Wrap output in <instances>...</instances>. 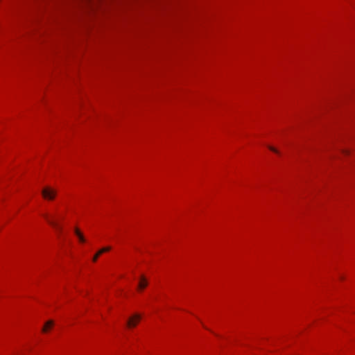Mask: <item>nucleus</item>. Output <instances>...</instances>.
<instances>
[{
  "label": "nucleus",
  "mask_w": 355,
  "mask_h": 355,
  "mask_svg": "<svg viewBox=\"0 0 355 355\" xmlns=\"http://www.w3.org/2000/svg\"><path fill=\"white\" fill-rule=\"evenodd\" d=\"M78 237L79 239V241L81 243H85V239L84 236L83 235V234L81 235H80L79 236H78Z\"/></svg>",
  "instance_id": "obj_7"
},
{
  "label": "nucleus",
  "mask_w": 355,
  "mask_h": 355,
  "mask_svg": "<svg viewBox=\"0 0 355 355\" xmlns=\"http://www.w3.org/2000/svg\"><path fill=\"white\" fill-rule=\"evenodd\" d=\"M268 148L274 153H279V151L272 146H268Z\"/></svg>",
  "instance_id": "obj_9"
},
{
  "label": "nucleus",
  "mask_w": 355,
  "mask_h": 355,
  "mask_svg": "<svg viewBox=\"0 0 355 355\" xmlns=\"http://www.w3.org/2000/svg\"><path fill=\"white\" fill-rule=\"evenodd\" d=\"M44 216L51 225L56 228L60 232H61V228L59 227L58 222H56L53 218H50V217L46 214H45Z\"/></svg>",
  "instance_id": "obj_3"
},
{
  "label": "nucleus",
  "mask_w": 355,
  "mask_h": 355,
  "mask_svg": "<svg viewBox=\"0 0 355 355\" xmlns=\"http://www.w3.org/2000/svg\"><path fill=\"white\" fill-rule=\"evenodd\" d=\"M42 194L46 200H52L56 196V191L50 187H46L42 189Z\"/></svg>",
  "instance_id": "obj_1"
},
{
  "label": "nucleus",
  "mask_w": 355,
  "mask_h": 355,
  "mask_svg": "<svg viewBox=\"0 0 355 355\" xmlns=\"http://www.w3.org/2000/svg\"><path fill=\"white\" fill-rule=\"evenodd\" d=\"M141 319L139 314H135L130 317L127 321V326L130 328L135 327Z\"/></svg>",
  "instance_id": "obj_2"
},
{
  "label": "nucleus",
  "mask_w": 355,
  "mask_h": 355,
  "mask_svg": "<svg viewBox=\"0 0 355 355\" xmlns=\"http://www.w3.org/2000/svg\"><path fill=\"white\" fill-rule=\"evenodd\" d=\"M53 325V320L47 321L45 323V324H44V327L42 329V331L43 332H46L48 328H51Z\"/></svg>",
  "instance_id": "obj_6"
},
{
  "label": "nucleus",
  "mask_w": 355,
  "mask_h": 355,
  "mask_svg": "<svg viewBox=\"0 0 355 355\" xmlns=\"http://www.w3.org/2000/svg\"><path fill=\"white\" fill-rule=\"evenodd\" d=\"M111 249L110 247H105L101 248L93 257L92 261L94 262H96L99 257L100 255H101L103 253L110 251Z\"/></svg>",
  "instance_id": "obj_4"
},
{
  "label": "nucleus",
  "mask_w": 355,
  "mask_h": 355,
  "mask_svg": "<svg viewBox=\"0 0 355 355\" xmlns=\"http://www.w3.org/2000/svg\"><path fill=\"white\" fill-rule=\"evenodd\" d=\"M74 232H75V234H76L77 236H79L80 235L82 234V233L80 232V231L78 228H75Z\"/></svg>",
  "instance_id": "obj_8"
},
{
  "label": "nucleus",
  "mask_w": 355,
  "mask_h": 355,
  "mask_svg": "<svg viewBox=\"0 0 355 355\" xmlns=\"http://www.w3.org/2000/svg\"><path fill=\"white\" fill-rule=\"evenodd\" d=\"M147 284H148V282H147L146 279L144 276H142L141 277L140 282L138 285L139 288H140V289L144 288L146 287Z\"/></svg>",
  "instance_id": "obj_5"
}]
</instances>
